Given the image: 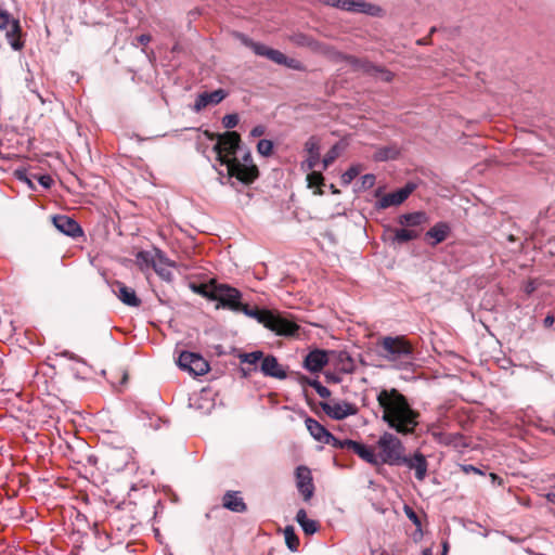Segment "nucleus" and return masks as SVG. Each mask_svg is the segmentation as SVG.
I'll use <instances>...</instances> for the list:
<instances>
[{
	"label": "nucleus",
	"instance_id": "obj_1",
	"mask_svg": "<svg viewBox=\"0 0 555 555\" xmlns=\"http://www.w3.org/2000/svg\"><path fill=\"white\" fill-rule=\"evenodd\" d=\"M214 152L220 166H224L225 173L222 170L219 171L222 184L223 178H227L232 186H235V181L248 185L258 178V168L254 164L250 152L241 147V137L237 132L227 131L220 134L214 145Z\"/></svg>",
	"mask_w": 555,
	"mask_h": 555
},
{
	"label": "nucleus",
	"instance_id": "obj_2",
	"mask_svg": "<svg viewBox=\"0 0 555 555\" xmlns=\"http://www.w3.org/2000/svg\"><path fill=\"white\" fill-rule=\"evenodd\" d=\"M377 402L383 411L382 420L396 433L409 436L415 433L421 414L414 410L396 388L383 389L377 395Z\"/></svg>",
	"mask_w": 555,
	"mask_h": 555
},
{
	"label": "nucleus",
	"instance_id": "obj_3",
	"mask_svg": "<svg viewBox=\"0 0 555 555\" xmlns=\"http://www.w3.org/2000/svg\"><path fill=\"white\" fill-rule=\"evenodd\" d=\"M295 43L309 48L313 53L323 55L331 61H347L353 68L362 70L382 81L389 82L392 79V73L384 67L376 66L371 62L354 56L345 55L334 47L318 40L315 37H294Z\"/></svg>",
	"mask_w": 555,
	"mask_h": 555
},
{
	"label": "nucleus",
	"instance_id": "obj_4",
	"mask_svg": "<svg viewBox=\"0 0 555 555\" xmlns=\"http://www.w3.org/2000/svg\"><path fill=\"white\" fill-rule=\"evenodd\" d=\"M238 312L255 319L258 323L263 324L264 327L278 335L294 336L299 330V326L295 322L269 310H260L257 307L251 308L244 304Z\"/></svg>",
	"mask_w": 555,
	"mask_h": 555
},
{
	"label": "nucleus",
	"instance_id": "obj_5",
	"mask_svg": "<svg viewBox=\"0 0 555 555\" xmlns=\"http://www.w3.org/2000/svg\"><path fill=\"white\" fill-rule=\"evenodd\" d=\"M382 356L397 369H408L414 361L413 347L404 336H386L380 340Z\"/></svg>",
	"mask_w": 555,
	"mask_h": 555
},
{
	"label": "nucleus",
	"instance_id": "obj_6",
	"mask_svg": "<svg viewBox=\"0 0 555 555\" xmlns=\"http://www.w3.org/2000/svg\"><path fill=\"white\" fill-rule=\"evenodd\" d=\"M379 449L378 461L388 465H401L404 456V446L393 434L385 431L377 441Z\"/></svg>",
	"mask_w": 555,
	"mask_h": 555
},
{
	"label": "nucleus",
	"instance_id": "obj_7",
	"mask_svg": "<svg viewBox=\"0 0 555 555\" xmlns=\"http://www.w3.org/2000/svg\"><path fill=\"white\" fill-rule=\"evenodd\" d=\"M242 293L224 283H217L215 285V294L212 295L214 301H219L218 307L229 309L233 312H238L244 305L242 301Z\"/></svg>",
	"mask_w": 555,
	"mask_h": 555
},
{
	"label": "nucleus",
	"instance_id": "obj_8",
	"mask_svg": "<svg viewBox=\"0 0 555 555\" xmlns=\"http://www.w3.org/2000/svg\"><path fill=\"white\" fill-rule=\"evenodd\" d=\"M324 5L340 9L351 13H363L370 16H380L383 9L379 5L363 0H321Z\"/></svg>",
	"mask_w": 555,
	"mask_h": 555
},
{
	"label": "nucleus",
	"instance_id": "obj_9",
	"mask_svg": "<svg viewBox=\"0 0 555 555\" xmlns=\"http://www.w3.org/2000/svg\"><path fill=\"white\" fill-rule=\"evenodd\" d=\"M178 365L195 376H202L209 371L208 362L201 354L189 351L180 353Z\"/></svg>",
	"mask_w": 555,
	"mask_h": 555
},
{
	"label": "nucleus",
	"instance_id": "obj_10",
	"mask_svg": "<svg viewBox=\"0 0 555 555\" xmlns=\"http://www.w3.org/2000/svg\"><path fill=\"white\" fill-rule=\"evenodd\" d=\"M320 406L328 417L336 421L344 420L358 413L357 406L346 401H322L320 402Z\"/></svg>",
	"mask_w": 555,
	"mask_h": 555
},
{
	"label": "nucleus",
	"instance_id": "obj_11",
	"mask_svg": "<svg viewBox=\"0 0 555 555\" xmlns=\"http://www.w3.org/2000/svg\"><path fill=\"white\" fill-rule=\"evenodd\" d=\"M416 189V184L413 182H408L403 188L383 195L376 203L375 207L377 209H386L391 206L401 205Z\"/></svg>",
	"mask_w": 555,
	"mask_h": 555
},
{
	"label": "nucleus",
	"instance_id": "obj_12",
	"mask_svg": "<svg viewBox=\"0 0 555 555\" xmlns=\"http://www.w3.org/2000/svg\"><path fill=\"white\" fill-rule=\"evenodd\" d=\"M296 487L305 501H309L314 492L311 470L307 466H298L295 472Z\"/></svg>",
	"mask_w": 555,
	"mask_h": 555
},
{
	"label": "nucleus",
	"instance_id": "obj_13",
	"mask_svg": "<svg viewBox=\"0 0 555 555\" xmlns=\"http://www.w3.org/2000/svg\"><path fill=\"white\" fill-rule=\"evenodd\" d=\"M54 227L63 234L76 238L83 234L79 223L66 215H56L52 218Z\"/></svg>",
	"mask_w": 555,
	"mask_h": 555
},
{
	"label": "nucleus",
	"instance_id": "obj_14",
	"mask_svg": "<svg viewBox=\"0 0 555 555\" xmlns=\"http://www.w3.org/2000/svg\"><path fill=\"white\" fill-rule=\"evenodd\" d=\"M401 465L414 470L415 478L420 481H423L427 476L428 462L425 455L418 451L411 456L404 455Z\"/></svg>",
	"mask_w": 555,
	"mask_h": 555
},
{
	"label": "nucleus",
	"instance_id": "obj_15",
	"mask_svg": "<svg viewBox=\"0 0 555 555\" xmlns=\"http://www.w3.org/2000/svg\"><path fill=\"white\" fill-rule=\"evenodd\" d=\"M228 95V92L223 89H217L212 92H203L199 93L195 102L192 106V111L195 113L202 112L204 108H206L208 105H217L220 102H222L225 96Z\"/></svg>",
	"mask_w": 555,
	"mask_h": 555
},
{
	"label": "nucleus",
	"instance_id": "obj_16",
	"mask_svg": "<svg viewBox=\"0 0 555 555\" xmlns=\"http://www.w3.org/2000/svg\"><path fill=\"white\" fill-rule=\"evenodd\" d=\"M305 151L308 158L301 164L304 170H312L320 160V140L312 135L305 143Z\"/></svg>",
	"mask_w": 555,
	"mask_h": 555
},
{
	"label": "nucleus",
	"instance_id": "obj_17",
	"mask_svg": "<svg viewBox=\"0 0 555 555\" xmlns=\"http://www.w3.org/2000/svg\"><path fill=\"white\" fill-rule=\"evenodd\" d=\"M260 371L263 375L278 379H285L287 377L285 369L278 362V359L274 356L263 357L260 364Z\"/></svg>",
	"mask_w": 555,
	"mask_h": 555
},
{
	"label": "nucleus",
	"instance_id": "obj_18",
	"mask_svg": "<svg viewBox=\"0 0 555 555\" xmlns=\"http://www.w3.org/2000/svg\"><path fill=\"white\" fill-rule=\"evenodd\" d=\"M113 292L122 304L129 307H139L141 305V300L138 298L134 289L119 281L114 282Z\"/></svg>",
	"mask_w": 555,
	"mask_h": 555
},
{
	"label": "nucleus",
	"instance_id": "obj_19",
	"mask_svg": "<svg viewBox=\"0 0 555 555\" xmlns=\"http://www.w3.org/2000/svg\"><path fill=\"white\" fill-rule=\"evenodd\" d=\"M327 354L322 350H313L309 352L305 359V367L312 372H320L327 364Z\"/></svg>",
	"mask_w": 555,
	"mask_h": 555
},
{
	"label": "nucleus",
	"instance_id": "obj_20",
	"mask_svg": "<svg viewBox=\"0 0 555 555\" xmlns=\"http://www.w3.org/2000/svg\"><path fill=\"white\" fill-rule=\"evenodd\" d=\"M347 444L349 446V450L358 454L365 462L374 465L379 463L378 455H376L374 451L367 446L357 441L347 442Z\"/></svg>",
	"mask_w": 555,
	"mask_h": 555
},
{
	"label": "nucleus",
	"instance_id": "obj_21",
	"mask_svg": "<svg viewBox=\"0 0 555 555\" xmlns=\"http://www.w3.org/2000/svg\"><path fill=\"white\" fill-rule=\"evenodd\" d=\"M222 505L227 509H229L231 512H235V513H243L247 508L243 499L238 495L237 492H234V491H228L223 495Z\"/></svg>",
	"mask_w": 555,
	"mask_h": 555
},
{
	"label": "nucleus",
	"instance_id": "obj_22",
	"mask_svg": "<svg viewBox=\"0 0 555 555\" xmlns=\"http://www.w3.org/2000/svg\"><path fill=\"white\" fill-rule=\"evenodd\" d=\"M305 424L310 435L317 441L325 443L326 439L330 437V431L322 424L312 417H307Z\"/></svg>",
	"mask_w": 555,
	"mask_h": 555
},
{
	"label": "nucleus",
	"instance_id": "obj_23",
	"mask_svg": "<svg viewBox=\"0 0 555 555\" xmlns=\"http://www.w3.org/2000/svg\"><path fill=\"white\" fill-rule=\"evenodd\" d=\"M450 230L448 223L438 222L426 232V236L434 240L431 245L435 246L448 237Z\"/></svg>",
	"mask_w": 555,
	"mask_h": 555
},
{
	"label": "nucleus",
	"instance_id": "obj_24",
	"mask_svg": "<svg viewBox=\"0 0 555 555\" xmlns=\"http://www.w3.org/2000/svg\"><path fill=\"white\" fill-rule=\"evenodd\" d=\"M0 30H5L7 35H21L20 23L13 18L7 11L0 9Z\"/></svg>",
	"mask_w": 555,
	"mask_h": 555
},
{
	"label": "nucleus",
	"instance_id": "obj_25",
	"mask_svg": "<svg viewBox=\"0 0 555 555\" xmlns=\"http://www.w3.org/2000/svg\"><path fill=\"white\" fill-rule=\"evenodd\" d=\"M244 46L249 47L255 54L259 56H266L273 62L272 52L276 50L267 47L266 44L255 42L250 37H240Z\"/></svg>",
	"mask_w": 555,
	"mask_h": 555
},
{
	"label": "nucleus",
	"instance_id": "obj_26",
	"mask_svg": "<svg viewBox=\"0 0 555 555\" xmlns=\"http://www.w3.org/2000/svg\"><path fill=\"white\" fill-rule=\"evenodd\" d=\"M427 216L423 211H414L399 216L398 223L402 227H417L426 222Z\"/></svg>",
	"mask_w": 555,
	"mask_h": 555
},
{
	"label": "nucleus",
	"instance_id": "obj_27",
	"mask_svg": "<svg viewBox=\"0 0 555 555\" xmlns=\"http://www.w3.org/2000/svg\"><path fill=\"white\" fill-rule=\"evenodd\" d=\"M296 521L299 524L302 531L308 535H311L318 531V522L315 520L309 519L304 508H300L297 512Z\"/></svg>",
	"mask_w": 555,
	"mask_h": 555
},
{
	"label": "nucleus",
	"instance_id": "obj_28",
	"mask_svg": "<svg viewBox=\"0 0 555 555\" xmlns=\"http://www.w3.org/2000/svg\"><path fill=\"white\" fill-rule=\"evenodd\" d=\"M391 241L397 244H404L418 237V232L410 229H391Z\"/></svg>",
	"mask_w": 555,
	"mask_h": 555
},
{
	"label": "nucleus",
	"instance_id": "obj_29",
	"mask_svg": "<svg viewBox=\"0 0 555 555\" xmlns=\"http://www.w3.org/2000/svg\"><path fill=\"white\" fill-rule=\"evenodd\" d=\"M272 55H273V62L276 64L284 65L287 68L295 69V70L304 69V65L300 61L293 59V57H287L279 50H276V52H272Z\"/></svg>",
	"mask_w": 555,
	"mask_h": 555
},
{
	"label": "nucleus",
	"instance_id": "obj_30",
	"mask_svg": "<svg viewBox=\"0 0 555 555\" xmlns=\"http://www.w3.org/2000/svg\"><path fill=\"white\" fill-rule=\"evenodd\" d=\"M217 282L215 280H211L208 284H192L191 288L194 293L212 300V295L215 294V285Z\"/></svg>",
	"mask_w": 555,
	"mask_h": 555
},
{
	"label": "nucleus",
	"instance_id": "obj_31",
	"mask_svg": "<svg viewBox=\"0 0 555 555\" xmlns=\"http://www.w3.org/2000/svg\"><path fill=\"white\" fill-rule=\"evenodd\" d=\"M284 537L287 547L295 552L299 546V539L295 533V530L292 526H287L284 530Z\"/></svg>",
	"mask_w": 555,
	"mask_h": 555
},
{
	"label": "nucleus",
	"instance_id": "obj_32",
	"mask_svg": "<svg viewBox=\"0 0 555 555\" xmlns=\"http://www.w3.org/2000/svg\"><path fill=\"white\" fill-rule=\"evenodd\" d=\"M273 142L268 139H261L257 143V152L264 157H269L273 153Z\"/></svg>",
	"mask_w": 555,
	"mask_h": 555
},
{
	"label": "nucleus",
	"instance_id": "obj_33",
	"mask_svg": "<svg viewBox=\"0 0 555 555\" xmlns=\"http://www.w3.org/2000/svg\"><path fill=\"white\" fill-rule=\"evenodd\" d=\"M397 154H398L397 150L391 149V147H384V149H379L375 153L374 157L378 162H385V160L395 158L397 156Z\"/></svg>",
	"mask_w": 555,
	"mask_h": 555
},
{
	"label": "nucleus",
	"instance_id": "obj_34",
	"mask_svg": "<svg viewBox=\"0 0 555 555\" xmlns=\"http://www.w3.org/2000/svg\"><path fill=\"white\" fill-rule=\"evenodd\" d=\"M308 171L309 173L307 175V182L309 188L320 186L323 184L324 177L321 171H315L313 169Z\"/></svg>",
	"mask_w": 555,
	"mask_h": 555
},
{
	"label": "nucleus",
	"instance_id": "obj_35",
	"mask_svg": "<svg viewBox=\"0 0 555 555\" xmlns=\"http://www.w3.org/2000/svg\"><path fill=\"white\" fill-rule=\"evenodd\" d=\"M240 359L243 363H248V364H257L260 360L262 361L263 359V353L262 351H253V352H248V353H243L240 356Z\"/></svg>",
	"mask_w": 555,
	"mask_h": 555
},
{
	"label": "nucleus",
	"instance_id": "obj_36",
	"mask_svg": "<svg viewBox=\"0 0 555 555\" xmlns=\"http://www.w3.org/2000/svg\"><path fill=\"white\" fill-rule=\"evenodd\" d=\"M347 442H353V440H350V439L340 440V439L336 438L332 433H330V437H328V439H326L325 444L332 446L336 449L349 450V446L347 444Z\"/></svg>",
	"mask_w": 555,
	"mask_h": 555
},
{
	"label": "nucleus",
	"instance_id": "obj_37",
	"mask_svg": "<svg viewBox=\"0 0 555 555\" xmlns=\"http://www.w3.org/2000/svg\"><path fill=\"white\" fill-rule=\"evenodd\" d=\"M359 173H360V168L358 166H351L341 176L343 184H345V185L350 184Z\"/></svg>",
	"mask_w": 555,
	"mask_h": 555
},
{
	"label": "nucleus",
	"instance_id": "obj_38",
	"mask_svg": "<svg viewBox=\"0 0 555 555\" xmlns=\"http://www.w3.org/2000/svg\"><path fill=\"white\" fill-rule=\"evenodd\" d=\"M338 145H333L330 151H327L322 160L324 170L338 157Z\"/></svg>",
	"mask_w": 555,
	"mask_h": 555
},
{
	"label": "nucleus",
	"instance_id": "obj_39",
	"mask_svg": "<svg viewBox=\"0 0 555 555\" xmlns=\"http://www.w3.org/2000/svg\"><path fill=\"white\" fill-rule=\"evenodd\" d=\"M137 260L140 263L151 264L152 267L156 262V260L154 258V254H152L150 251H145V250L139 251L137 254Z\"/></svg>",
	"mask_w": 555,
	"mask_h": 555
},
{
	"label": "nucleus",
	"instance_id": "obj_40",
	"mask_svg": "<svg viewBox=\"0 0 555 555\" xmlns=\"http://www.w3.org/2000/svg\"><path fill=\"white\" fill-rule=\"evenodd\" d=\"M238 124V116L236 114H228L222 118V125L227 129H232Z\"/></svg>",
	"mask_w": 555,
	"mask_h": 555
},
{
	"label": "nucleus",
	"instance_id": "obj_41",
	"mask_svg": "<svg viewBox=\"0 0 555 555\" xmlns=\"http://www.w3.org/2000/svg\"><path fill=\"white\" fill-rule=\"evenodd\" d=\"M404 513L406 517L417 527V529L421 530V519L417 516V514L413 511V508L405 505Z\"/></svg>",
	"mask_w": 555,
	"mask_h": 555
},
{
	"label": "nucleus",
	"instance_id": "obj_42",
	"mask_svg": "<svg viewBox=\"0 0 555 555\" xmlns=\"http://www.w3.org/2000/svg\"><path fill=\"white\" fill-rule=\"evenodd\" d=\"M154 258L158 262V266H175L160 249H155Z\"/></svg>",
	"mask_w": 555,
	"mask_h": 555
},
{
	"label": "nucleus",
	"instance_id": "obj_43",
	"mask_svg": "<svg viewBox=\"0 0 555 555\" xmlns=\"http://www.w3.org/2000/svg\"><path fill=\"white\" fill-rule=\"evenodd\" d=\"M375 184V176L372 173L364 175L361 178V189L367 190Z\"/></svg>",
	"mask_w": 555,
	"mask_h": 555
},
{
	"label": "nucleus",
	"instance_id": "obj_44",
	"mask_svg": "<svg viewBox=\"0 0 555 555\" xmlns=\"http://www.w3.org/2000/svg\"><path fill=\"white\" fill-rule=\"evenodd\" d=\"M313 388L315 389L317 393L321 398H328L331 396V391L327 387L323 386L320 382H314L312 384Z\"/></svg>",
	"mask_w": 555,
	"mask_h": 555
},
{
	"label": "nucleus",
	"instance_id": "obj_45",
	"mask_svg": "<svg viewBox=\"0 0 555 555\" xmlns=\"http://www.w3.org/2000/svg\"><path fill=\"white\" fill-rule=\"evenodd\" d=\"M462 439L460 434H447L443 440V444L446 446H457V441Z\"/></svg>",
	"mask_w": 555,
	"mask_h": 555
},
{
	"label": "nucleus",
	"instance_id": "obj_46",
	"mask_svg": "<svg viewBox=\"0 0 555 555\" xmlns=\"http://www.w3.org/2000/svg\"><path fill=\"white\" fill-rule=\"evenodd\" d=\"M57 356L76 361V362L86 363L82 358H80L79 356L75 354L74 352H72L69 350H63V351L59 352Z\"/></svg>",
	"mask_w": 555,
	"mask_h": 555
},
{
	"label": "nucleus",
	"instance_id": "obj_47",
	"mask_svg": "<svg viewBox=\"0 0 555 555\" xmlns=\"http://www.w3.org/2000/svg\"><path fill=\"white\" fill-rule=\"evenodd\" d=\"M166 266H158V262L156 261L153 266V269L155 270V272L160 275L162 278L164 279H167L169 280L170 276H171V273L170 271H168L166 268Z\"/></svg>",
	"mask_w": 555,
	"mask_h": 555
},
{
	"label": "nucleus",
	"instance_id": "obj_48",
	"mask_svg": "<svg viewBox=\"0 0 555 555\" xmlns=\"http://www.w3.org/2000/svg\"><path fill=\"white\" fill-rule=\"evenodd\" d=\"M9 43L13 50H21L24 47L23 37H8Z\"/></svg>",
	"mask_w": 555,
	"mask_h": 555
},
{
	"label": "nucleus",
	"instance_id": "obj_49",
	"mask_svg": "<svg viewBox=\"0 0 555 555\" xmlns=\"http://www.w3.org/2000/svg\"><path fill=\"white\" fill-rule=\"evenodd\" d=\"M38 182L41 186H43L44 189H50L51 185L53 184V179L51 176L49 175H42L38 178Z\"/></svg>",
	"mask_w": 555,
	"mask_h": 555
},
{
	"label": "nucleus",
	"instance_id": "obj_50",
	"mask_svg": "<svg viewBox=\"0 0 555 555\" xmlns=\"http://www.w3.org/2000/svg\"><path fill=\"white\" fill-rule=\"evenodd\" d=\"M462 470L466 474L474 473L478 475H483L481 469L470 464L462 465Z\"/></svg>",
	"mask_w": 555,
	"mask_h": 555
},
{
	"label": "nucleus",
	"instance_id": "obj_51",
	"mask_svg": "<svg viewBox=\"0 0 555 555\" xmlns=\"http://www.w3.org/2000/svg\"><path fill=\"white\" fill-rule=\"evenodd\" d=\"M266 132V128L261 125H258L256 127H254L250 131V135L251 137H255V138H258V137H261Z\"/></svg>",
	"mask_w": 555,
	"mask_h": 555
},
{
	"label": "nucleus",
	"instance_id": "obj_52",
	"mask_svg": "<svg viewBox=\"0 0 555 555\" xmlns=\"http://www.w3.org/2000/svg\"><path fill=\"white\" fill-rule=\"evenodd\" d=\"M15 176L18 180H22L28 184H31L30 180L27 178V175L25 171L16 170Z\"/></svg>",
	"mask_w": 555,
	"mask_h": 555
},
{
	"label": "nucleus",
	"instance_id": "obj_53",
	"mask_svg": "<svg viewBox=\"0 0 555 555\" xmlns=\"http://www.w3.org/2000/svg\"><path fill=\"white\" fill-rule=\"evenodd\" d=\"M431 435L434 436V438L439 442V443H442L443 444V440L446 438V435L444 433H441V431H433Z\"/></svg>",
	"mask_w": 555,
	"mask_h": 555
},
{
	"label": "nucleus",
	"instance_id": "obj_54",
	"mask_svg": "<svg viewBox=\"0 0 555 555\" xmlns=\"http://www.w3.org/2000/svg\"><path fill=\"white\" fill-rule=\"evenodd\" d=\"M555 322V318L551 314L546 315L543 323L545 327H551Z\"/></svg>",
	"mask_w": 555,
	"mask_h": 555
},
{
	"label": "nucleus",
	"instance_id": "obj_55",
	"mask_svg": "<svg viewBox=\"0 0 555 555\" xmlns=\"http://www.w3.org/2000/svg\"><path fill=\"white\" fill-rule=\"evenodd\" d=\"M152 37H137L138 42L142 46L147 44L151 41Z\"/></svg>",
	"mask_w": 555,
	"mask_h": 555
},
{
	"label": "nucleus",
	"instance_id": "obj_56",
	"mask_svg": "<svg viewBox=\"0 0 555 555\" xmlns=\"http://www.w3.org/2000/svg\"><path fill=\"white\" fill-rule=\"evenodd\" d=\"M547 501L551 502L552 504H555V493H548Z\"/></svg>",
	"mask_w": 555,
	"mask_h": 555
},
{
	"label": "nucleus",
	"instance_id": "obj_57",
	"mask_svg": "<svg viewBox=\"0 0 555 555\" xmlns=\"http://www.w3.org/2000/svg\"><path fill=\"white\" fill-rule=\"evenodd\" d=\"M442 555H446L448 550H449V545H448V542H443L442 543Z\"/></svg>",
	"mask_w": 555,
	"mask_h": 555
},
{
	"label": "nucleus",
	"instance_id": "obj_58",
	"mask_svg": "<svg viewBox=\"0 0 555 555\" xmlns=\"http://www.w3.org/2000/svg\"><path fill=\"white\" fill-rule=\"evenodd\" d=\"M423 555H431V550L430 548L424 550Z\"/></svg>",
	"mask_w": 555,
	"mask_h": 555
},
{
	"label": "nucleus",
	"instance_id": "obj_59",
	"mask_svg": "<svg viewBox=\"0 0 555 555\" xmlns=\"http://www.w3.org/2000/svg\"><path fill=\"white\" fill-rule=\"evenodd\" d=\"M436 31H438V29L436 27H431L430 31H429V35H434Z\"/></svg>",
	"mask_w": 555,
	"mask_h": 555
},
{
	"label": "nucleus",
	"instance_id": "obj_60",
	"mask_svg": "<svg viewBox=\"0 0 555 555\" xmlns=\"http://www.w3.org/2000/svg\"><path fill=\"white\" fill-rule=\"evenodd\" d=\"M490 476H491V478H492L493 480H496V479H498V476H496L495 474H493V473H491V474H490Z\"/></svg>",
	"mask_w": 555,
	"mask_h": 555
},
{
	"label": "nucleus",
	"instance_id": "obj_61",
	"mask_svg": "<svg viewBox=\"0 0 555 555\" xmlns=\"http://www.w3.org/2000/svg\"><path fill=\"white\" fill-rule=\"evenodd\" d=\"M417 43H418V44H425V43H426V40H425V39H424V40H418V41H417Z\"/></svg>",
	"mask_w": 555,
	"mask_h": 555
},
{
	"label": "nucleus",
	"instance_id": "obj_62",
	"mask_svg": "<svg viewBox=\"0 0 555 555\" xmlns=\"http://www.w3.org/2000/svg\"><path fill=\"white\" fill-rule=\"evenodd\" d=\"M331 191H334V193H337V190H334V184H331Z\"/></svg>",
	"mask_w": 555,
	"mask_h": 555
},
{
	"label": "nucleus",
	"instance_id": "obj_63",
	"mask_svg": "<svg viewBox=\"0 0 555 555\" xmlns=\"http://www.w3.org/2000/svg\"><path fill=\"white\" fill-rule=\"evenodd\" d=\"M331 191H334V193H337V190H334V184H331Z\"/></svg>",
	"mask_w": 555,
	"mask_h": 555
},
{
	"label": "nucleus",
	"instance_id": "obj_64",
	"mask_svg": "<svg viewBox=\"0 0 555 555\" xmlns=\"http://www.w3.org/2000/svg\"><path fill=\"white\" fill-rule=\"evenodd\" d=\"M331 191H334V193H337V190H334V184H331Z\"/></svg>",
	"mask_w": 555,
	"mask_h": 555
}]
</instances>
